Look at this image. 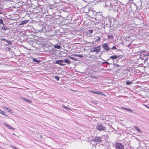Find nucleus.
<instances>
[{
	"label": "nucleus",
	"instance_id": "ea45409f",
	"mask_svg": "<svg viewBox=\"0 0 149 149\" xmlns=\"http://www.w3.org/2000/svg\"><path fill=\"white\" fill-rule=\"evenodd\" d=\"M144 105L147 108H149V106H147V105Z\"/></svg>",
	"mask_w": 149,
	"mask_h": 149
},
{
	"label": "nucleus",
	"instance_id": "c03bdc74",
	"mask_svg": "<svg viewBox=\"0 0 149 149\" xmlns=\"http://www.w3.org/2000/svg\"><path fill=\"white\" fill-rule=\"evenodd\" d=\"M40 137H41V136H41V135H40Z\"/></svg>",
	"mask_w": 149,
	"mask_h": 149
},
{
	"label": "nucleus",
	"instance_id": "412c9836",
	"mask_svg": "<svg viewBox=\"0 0 149 149\" xmlns=\"http://www.w3.org/2000/svg\"><path fill=\"white\" fill-rule=\"evenodd\" d=\"M54 78L57 81L59 80V77L57 76H55Z\"/></svg>",
	"mask_w": 149,
	"mask_h": 149
},
{
	"label": "nucleus",
	"instance_id": "6ab92c4d",
	"mask_svg": "<svg viewBox=\"0 0 149 149\" xmlns=\"http://www.w3.org/2000/svg\"><path fill=\"white\" fill-rule=\"evenodd\" d=\"M5 108L6 109V110H7V111L9 112H11V109L9 108L5 107Z\"/></svg>",
	"mask_w": 149,
	"mask_h": 149
},
{
	"label": "nucleus",
	"instance_id": "393cba45",
	"mask_svg": "<svg viewBox=\"0 0 149 149\" xmlns=\"http://www.w3.org/2000/svg\"><path fill=\"white\" fill-rule=\"evenodd\" d=\"M96 38H97L96 39V40H95V42L97 41H99L100 39V38L99 37H96Z\"/></svg>",
	"mask_w": 149,
	"mask_h": 149
},
{
	"label": "nucleus",
	"instance_id": "bb28decb",
	"mask_svg": "<svg viewBox=\"0 0 149 149\" xmlns=\"http://www.w3.org/2000/svg\"><path fill=\"white\" fill-rule=\"evenodd\" d=\"M0 40L1 41H5L6 42L7 41V40H6V39L4 38H1L0 39Z\"/></svg>",
	"mask_w": 149,
	"mask_h": 149
},
{
	"label": "nucleus",
	"instance_id": "4be33fe9",
	"mask_svg": "<svg viewBox=\"0 0 149 149\" xmlns=\"http://www.w3.org/2000/svg\"><path fill=\"white\" fill-rule=\"evenodd\" d=\"M113 38V36L112 35H109L108 36V38L109 39Z\"/></svg>",
	"mask_w": 149,
	"mask_h": 149
},
{
	"label": "nucleus",
	"instance_id": "6e6552de",
	"mask_svg": "<svg viewBox=\"0 0 149 149\" xmlns=\"http://www.w3.org/2000/svg\"><path fill=\"white\" fill-rule=\"evenodd\" d=\"M59 60H56L55 61V63L59 65H60L63 66L65 65V64L61 63V62H58Z\"/></svg>",
	"mask_w": 149,
	"mask_h": 149
},
{
	"label": "nucleus",
	"instance_id": "aec40b11",
	"mask_svg": "<svg viewBox=\"0 0 149 149\" xmlns=\"http://www.w3.org/2000/svg\"><path fill=\"white\" fill-rule=\"evenodd\" d=\"M0 113L1 114L4 115V116H6V114L4 113V112L3 111H0Z\"/></svg>",
	"mask_w": 149,
	"mask_h": 149
},
{
	"label": "nucleus",
	"instance_id": "c756f323",
	"mask_svg": "<svg viewBox=\"0 0 149 149\" xmlns=\"http://www.w3.org/2000/svg\"><path fill=\"white\" fill-rule=\"evenodd\" d=\"M110 49H116V48L115 46H113Z\"/></svg>",
	"mask_w": 149,
	"mask_h": 149
},
{
	"label": "nucleus",
	"instance_id": "f3484780",
	"mask_svg": "<svg viewBox=\"0 0 149 149\" xmlns=\"http://www.w3.org/2000/svg\"><path fill=\"white\" fill-rule=\"evenodd\" d=\"M132 82L129 81H127L126 82V84L127 85H129L130 84H132Z\"/></svg>",
	"mask_w": 149,
	"mask_h": 149
},
{
	"label": "nucleus",
	"instance_id": "7ed1b4c3",
	"mask_svg": "<svg viewBox=\"0 0 149 149\" xmlns=\"http://www.w3.org/2000/svg\"><path fill=\"white\" fill-rule=\"evenodd\" d=\"M100 47L98 46L97 47H93L91 51L93 52H96V53H98L100 51Z\"/></svg>",
	"mask_w": 149,
	"mask_h": 149
},
{
	"label": "nucleus",
	"instance_id": "cd10ccee",
	"mask_svg": "<svg viewBox=\"0 0 149 149\" xmlns=\"http://www.w3.org/2000/svg\"><path fill=\"white\" fill-rule=\"evenodd\" d=\"M6 50L8 51H10V47H7L6 48Z\"/></svg>",
	"mask_w": 149,
	"mask_h": 149
},
{
	"label": "nucleus",
	"instance_id": "c9c22d12",
	"mask_svg": "<svg viewBox=\"0 0 149 149\" xmlns=\"http://www.w3.org/2000/svg\"><path fill=\"white\" fill-rule=\"evenodd\" d=\"M58 61L61 62V63H62V62H63V60H59V61Z\"/></svg>",
	"mask_w": 149,
	"mask_h": 149
},
{
	"label": "nucleus",
	"instance_id": "0eeeda50",
	"mask_svg": "<svg viewBox=\"0 0 149 149\" xmlns=\"http://www.w3.org/2000/svg\"><path fill=\"white\" fill-rule=\"evenodd\" d=\"M83 11H84V12L85 13H88L89 11V9L88 8V7H86L84 9Z\"/></svg>",
	"mask_w": 149,
	"mask_h": 149
},
{
	"label": "nucleus",
	"instance_id": "b1692460",
	"mask_svg": "<svg viewBox=\"0 0 149 149\" xmlns=\"http://www.w3.org/2000/svg\"><path fill=\"white\" fill-rule=\"evenodd\" d=\"M6 42L8 43V44L10 45H12V43L10 41H8V40H7V41Z\"/></svg>",
	"mask_w": 149,
	"mask_h": 149
},
{
	"label": "nucleus",
	"instance_id": "9b49d317",
	"mask_svg": "<svg viewBox=\"0 0 149 149\" xmlns=\"http://www.w3.org/2000/svg\"><path fill=\"white\" fill-rule=\"evenodd\" d=\"M96 94L97 95H104L102 93L98 91H96Z\"/></svg>",
	"mask_w": 149,
	"mask_h": 149
},
{
	"label": "nucleus",
	"instance_id": "f03ea898",
	"mask_svg": "<svg viewBox=\"0 0 149 149\" xmlns=\"http://www.w3.org/2000/svg\"><path fill=\"white\" fill-rule=\"evenodd\" d=\"M96 128L99 131H103L105 130V127L103 125L100 124L97 125Z\"/></svg>",
	"mask_w": 149,
	"mask_h": 149
},
{
	"label": "nucleus",
	"instance_id": "4468645a",
	"mask_svg": "<svg viewBox=\"0 0 149 149\" xmlns=\"http://www.w3.org/2000/svg\"><path fill=\"white\" fill-rule=\"evenodd\" d=\"M63 62L68 63V64L70 63V61L69 60L65 59L63 60Z\"/></svg>",
	"mask_w": 149,
	"mask_h": 149
},
{
	"label": "nucleus",
	"instance_id": "a19ab883",
	"mask_svg": "<svg viewBox=\"0 0 149 149\" xmlns=\"http://www.w3.org/2000/svg\"><path fill=\"white\" fill-rule=\"evenodd\" d=\"M70 58L71 59H73V58L72 57H70Z\"/></svg>",
	"mask_w": 149,
	"mask_h": 149
},
{
	"label": "nucleus",
	"instance_id": "37998d69",
	"mask_svg": "<svg viewBox=\"0 0 149 149\" xmlns=\"http://www.w3.org/2000/svg\"><path fill=\"white\" fill-rule=\"evenodd\" d=\"M12 134L14 135H15V134H14V133H13Z\"/></svg>",
	"mask_w": 149,
	"mask_h": 149
},
{
	"label": "nucleus",
	"instance_id": "2f4dec72",
	"mask_svg": "<svg viewBox=\"0 0 149 149\" xmlns=\"http://www.w3.org/2000/svg\"><path fill=\"white\" fill-rule=\"evenodd\" d=\"M90 92L91 93H93V94H96V91H90Z\"/></svg>",
	"mask_w": 149,
	"mask_h": 149
},
{
	"label": "nucleus",
	"instance_id": "473e14b6",
	"mask_svg": "<svg viewBox=\"0 0 149 149\" xmlns=\"http://www.w3.org/2000/svg\"><path fill=\"white\" fill-rule=\"evenodd\" d=\"M5 125H6V126L7 127H8V128H9V127H10V126L9 125H8V124H6V123H5Z\"/></svg>",
	"mask_w": 149,
	"mask_h": 149
},
{
	"label": "nucleus",
	"instance_id": "7c9ffc66",
	"mask_svg": "<svg viewBox=\"0 0 149 149\" xmlns=\"http://www.w3.org/2000/svg\"><path fill=\"white\" fill-rule=\"evenodd\" d=\"M2 10V8L1 7H0V14H2L1 11Z\"/></svg>",
	"mask_w": 149,
	"mask_h": 149
},
{
	"label": "nucleus",
	"instance_id": "58836bf2",
	"mask_svg": "<svg viewBox=\"0 0 149 149\" xmlns=\"http://www.w3.org/2000/svg\"><path fill=\"white\" fill-rule=\"evenodd\" d=\"M104 63H106V64H109V62H104Z\"/></svg>",
	"mask_w": 149,
	"mask_h": 149
},
{
	"label": "nucleus",
	"instance_id": "39448f33",
	"mask_svg": "<svg viewBox=\"0 0 149 149\" xmlns=\"http://www.w3.org/2000/svg\"><path fill=\"white\" fill-rule=\"evenodd\" d=\"M103 47L104 48V49L106 51L109 50L110 49L109 47L108 46L107 43L103 44Z\"/></svg>",
	"mask_w": 149,
	"mask_h": 149
},
{
	"label": "nucleus",
	"instance_id": "72a5a7b5",
	"mask_svg": "<svg viewBox=\"0 0 149 149\" xmlns=\"http://www.w3.org/2000/svg\"><path fill=\"white\" fill-rule=\"evenodd\" d=\"M9 129H12L14 130H15V129L14 128H13L12 127L10 126V127H9Z\"/></svg>",
	"mask_w": 149,
	"mask_h": 149
},
{
	"label": "nucleus",
	"instance_id": "79ce46f5",
	"mask_svg": "<svg viewBox=\"0 0 149 149\" xmlns=\"http://www.w3.org/2000/svg\"><path fill=\"white\" fill-rule=\"evenodd\" d=\"M93 77V78H95V79L97 78L96 77Z\"/></svg>",
	"mask_w": 149,
	"mask_h": 149
},
{
	"label": "nucleus",
	"instance_id": "e433bc0d",
	"mask_svg": "<svg viewBox=\"0 0 149 149\" xmlns=\"http://www.w3.org/2000/svg\"><path fill=\"white\" fill-rule=\"evenodd\" d=\"M115 65V66L117 67H119L120 66L119 65H118V64H116Z\"/></svg>",
	"mask_w": 149,
	"mask_h": 149
},
{
	"label": "nucleus",
	"instance_id": "423d86ee",
	"mask_svg": "<svg viewBox=\"0 0 149 149\" xmlns=\"http://www.w3.org/2000/svg\"><path fill=\"white\" fill-rule=\"evenodd\" d=\"M28 22V21L27 20L22 21L21 22V23L19 24V25H21L24 24H26V23H27Z\"/></svg>",
	"mask_w": 149,
	"mask_h": 149
},
{
	"label": "nucleus",
	"instance_id": "f8f14e48",
	"mask_svg": "<svg viewBox=\"0 0 149 149\" xmlns=\"http://www.w3.org/2000/svg\"><path fill=\"white\" fill-rule=\"evenodd\" d=\"M54 47L55 48L57 49H60L61 48V47L60 46L57 45H55L54 46Z\"/></svg>",
	"mask_w": 149,
	"mask_h": 149
},
{
	"label": "nucleus",
	"instance_id": "20e7f679",
	"mask_svg": "<svg viewBox=\"0 0 149 149\" xmlns=\"http://www.w3.org/2000/svg\"><path fill=\"white\" fill-rule=\"evenodd\" d=\"M104 136H102V137L96 136L95 138L93 140L95 142L100 143L102 141V139H103V137Z\"/></svg>",
	"mask_w": 149,
	"mask_h": 149
},
{
	"label": "nucleus",
	"instance_id": "9d476101",
	"mask_svg": "<svg viewBox=\"0 0 149 149\" xmlns=\"http://www.w3.org/2000/svg\"><path fill=\"white\" fill-rule=\"evenodd\" d=\"M122 109H125V110H127L128 111H130V112H133V111L132 110V109H130L127 108H126L122 107Z\"/></svg>",
	"mask_w": 149,
	"mask_h": 149
},
{
	"label": "nucleus",
	"instance_id": "a878e982",
	"mask_svg": "<svg viewBox=\"0 0 149 149\" xmlns=\"http://www.w3.org/2000/svg\"><path fill=\"white\" fill-rule=\"evenodd\" d=\"M0 24H2L3 25H4V24L3 23V20L0 19Z\"/></svg>",
	"mask_w": 149,
	"mask_h": 149
},
{
	"label": "nucleus",
	"instance_id": "4c0bfd02",
	"mask_svg": "<svg viewBox=\"0 0 149 149\" xmlns=\"http://www.w3.org/2000/svg\"><path fill=\"white\" fill-rule=\"evenodd\" d=\"M63 106L65 108H66V109H70L68 108H67V107H65V106H63Z\"/></svg>",
	"mask_w": 149,
	"mask_h": 149
},
{
	"label": "nucleus",
	"instance_id": "5701e85b",
	"mask_svg": "<svg viewBox=\"0 0 149 149\" xmlns=\"http://www.w3.org/2000/svg\"><path fill=\"white\" fill-rule=\"evenodd\" d=\"M24 100H25L26 101L29 103H31V100H29L26 99H24Z\"/></svg>",
	"mask_w": 149,
	"mask_h": 149
},
{
	"label": "nucleus",
	"instance_id": "1a4fd4ad",
	"mask_svg": "<svg viewBox=\"0 0 149 149\" xmlns=\"http://www.w3.org/2000/svg\"><path fill=\"white\" fill-rule=\"evenodd\" d=\"M118 56L116 55H113L111 56L110 58H109L108 60H109L110 58H111V59H116L118 58Z\"/></svg>",
	"mask_w": 149,
	"mask_h": 149
},
{
	"label": "nucleus",
	"instance_id": "2eb2a0df",
	"mask_svg": "<svg viewBox=\"0 0 149 149\" xmlns=\"http://www.w3.org/2000/svg\"><path fill=\"white\" fill-rule=\"evenodd\" d=\"M134 127L136 130H137V131H138L140 132H141V131L140 130L138 127H136V126H135Z\"/></svg>",
	"mask_w": 149,
	"mask_h": 149
},
{
	"label": "nucleus",
	"instance_id": "a211bd4d",
	"mask_svg": "<svg viewBox=\"0 0 149 149\" xmlns=\"http://www.w3.org/2000/svg\"><path fill=\"white\" fill-rule=\"evenodd\" d=\"M2 29L5 31L7 30L8 29V28L6 27L5 26H3L2 27Z\"/></svg>",
	"mask_w": 149,
	"mask_h": 149
},
{
	"label": "nucleus",
	"instance_id": "dca6fc26",
	"mask_svg": "<svg viewBox=\"0 0 149 149\" xmlns=\"http://www.w3.org/2000/svg\"><path fill=\"white\" fill-rule=\"evenodd\" d=\"M73 55V56H76L77 57H79L81 58H82L83 57L82 55H79V54H74Z\"/></svg>",
	"mask_w": 149,
	"mask_h": 149
},
{
	"label": "nucleus",
	"instance_id": "f704fd0d",
	"mask_svg": "<svg viewBox=\"0 0 149 149\" xmlns=\"http://www.w3.org/2000/svg\"><path fill=\"white\" fill-rule=\"evenodd\" d=\"M149 56V52L147 54H146L144 55V56Z\"/></svg>",
	"mask_w": 149,
	"mask_h": 149
},
{
	"label": "nucleus",
	"instance_id": "ddd939ff",
	"mask_svg": "<svg viewBox=\"0 0 149 149\" xmlns=\"http://www.w3.org/2000/svg\"><path fill=\"white\" fill-rule=\"evenodd\" d=\"M33 61L38 63H40V60H37L35 58H33Z\"/></svg>",
	"mask_w": 149,
	"mask_h": 149
},
{
	"label": "nucleus",
	"instance_id": "f257e3e1",
	"mask_svg": "<svg viewBox=\"0 0 149 149\" xmlns=\"http://www.w3.org/2000/svg\"><path fill=\"white\" fill-rule=\"evenodd\" d=\"M116 149H124V145L122 143L118 142L114 144Z\"/></svg>",
	"mask_w": 149,
	"mask_h": 149
},
{
	"label": "nucleus",
	"instance_id": "c85d7f7f",
	"mask_svg": "<svg viewBox=\"0 0 149 149\" xmlns=\"http://www.w3.org/2000/svg\"><path fill=\"white\" fill-rule=\"evenodd\" d=\"M88 33H92L93 31L92 30H88Z\"/></svg>",
	"mask_w": 149,
	"mask_h": 149
}]
</instances>
